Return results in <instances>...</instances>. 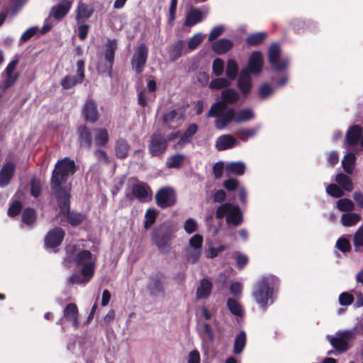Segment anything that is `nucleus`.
Here are the masks:
<instances>
[{"mask_svg":"<svg viewBox=\"0 0 363 363\" xmlns=\"http://www.w3.org/2000/svg\"><path fill=\"white\" fill-rule=\"evenodd\" d=\"M238 144V140L230 134L220 136L216 141V147L222 151L234 147Z\"/></svg>","mask_w":363,"mask_h":363,"instance_id":"a211bd4d","label":"nucleus"},{"mask_svg":"<svg viewBox=\"0 0 363 363\" xmlns=\"http://www.w3.org/2000/svg\"><path fill=\"white\" fill-rule=\"evenodd\" d=\"M326 192L328 195L335 198H340L344 195L342 189L334 184H330L326 187Z\"/></svg>","mask_w":363,"mask_h":363,"instance_id":"603ef678","label":"nucleus"},{"mask_svg":"<svg viewBox=\"0 0 363 363\" xmlns=\"http://www.w3.org/2000/svg\"><path fill=\"white\" fill-rule=\"evenodd\" d=\"M279 286V279L274 275L262 277L256 282L252 297L262 309L265 310L274 303Z\"/></svg>","mask_w":363,"mask_h":363,"instance_id":"7ed1b4c3","label":"nucleus"},{"mask_svg":"<svg viewBox=\"0 0 363 363\" xmlns=\"http://www.w3.org/2000/svg\"><path fill=\"white\" fill-rule=\"evenodd\" d=\"M197 125L194 123L191 124L183 135L181 137L178 145L182 146L186 143L189 142L191 137L196 133L197 131Z\"/></svg>","mask_w":363,"mask_h":363,"instance_id":"37998d69","label":"nucleus"},{"mask_svg":"<svg viewBox=\"0 0 363 363\" xmlns=\"http://www.w3.org/2000/svg\"><path fill=\"white\" fill-rule=\"evenodd\" d=\"M155 199L158 206L167 208L176 202L175 193L170 187L162 188L157 193Z\"/></svg>","mask_w":363,"mask_h":363,"instance_id":"9d476101","label":"nucleus"},{"mask_svg":"<svg viewBox=\"0 0 363 363\" xmlns=\"http://www.w3.org/2000/svg\"><path fill=\"white\" fill-rule=\"evenodd\" d=\"M198 224L193 218H189L186 220L184 225V230L188 234H191L196 231Z\"/></svg>","mask_w":363,"mask_h":363,"instance_id":"bf43d9fd","label":"nucleus"},{"mask_svg":"<svg viewBox=\"0 0 363 363\" xmlns=\"http://www.w3.org/2000/svg\"><path fill=\"white\" fill-rule=\"evenodd\" d=\"M227 306L229 311L235 315L236 316H242V309L240 303L233 299L229 298L227 301Z\"/></svg>","mask_w":363,"mask_h":363,"instance_id":"a18cd8bd","label":"nucleus"},{"mask_svg":"<svg viewBox=\"0 0 363 363\" xmlns=\"http://www.w3.org/2000/svg\"><path fill=\"white\" fill-rule=\"evenodd\" d=\"M267 38V33L264 32H259L251 34L246 39V42L250 45H257L262 43Z\"/></svg>","mask_w":363,"mask_h":363,"instance_id":"79ce46f5","label":"nucleus"},{"mask_svg":"<svg viewBox=\"0 0 363 363\" xmlns=\"http://www.w3.org/2000/svg\"><path fill=\"white\" fill-rule=\"evenodd\" d=\"M230 84V81L225 78H217L210 82L209 88L211 89H220L228 86Z\"/></svg>","mask_w":363,"mask_h":363,"instance_id":"de8ad7c7","label":"nucleus"},{"mask_svg":"<svg viewBox=\"0 0 363 363\" xmlns=\"http://www.w3.org/2000/svg\"><path fill=\"white\" fill-rule=\"evenodd\" d=\"M268 58L272 68L276 72L286 69L289 64V57L281 55V48L277 44H273L269 48Z\"/></svg>","mask_w":363,"mask_h":363,"instance_id":"0eeeda50","label":"nucleus"},{"mask_svg":"<svg viewBox=\"0 0 363 363\" xmlns=\"http://www.w3.org/2000/svg\"><path fill=\"white\" fill-rule=\"evenodd\" d=\"M274 89L268 84H262L259 89V95L262 99H267L274 92Z\"/></svg>","mask_w":363,"mask_h":363,"instance_id":"6e6d98bb","label":"nucleus"},{"mask_svg":"<svg viewBox=\"0 0 363 363\" xmlns=\"http://www.w3.org/2000/svg\"><path fill=\"white\" fill-rule=\"evenodd\" d=\"M184 156L182 154H177L169 157L166 162L168 168H179L184 162Z\"/></svg>","mask_w":363,"mask_h":363,"instance_id":"a19ab883","label":"nucleus"},{"mask_svg":"<svg viewBox=\"0 0 363 363\" xmlns=\"http://www.w3.org/2000/svg\"><path fill=\"white\" fill-rule=\"evenodd\" d=\"M17 65L18 60H14L7 65L4 73L1 75V79L0 82L1 88H9L15 83L18 77V74L15 71Z\"/></svg>","mask_w":363,"mask_h":363,"instance_id":"1a4fd4ad","label":"nucleus"},{"mask_svg":"<svg viewBox=\"0 0 363 363\" xmlns=\"http://www.w3.org/2000/svg\"><path fill=\"white\" fill-rule=\"evenodd\" d=\"M337 247L342 252H346L350 250V244L349 240L342 237L337 240L336 242Z\"/></svg>","mask_w":363,"mask_h":363,"instance_id":"680f3d73","label":"nucleus"},{"mask_svg":"<svg viewBox=\"0 0 363 363\" xmlns=\"http://www.w3.org/2000/svg\"><path fill=\"white\" fill-rule=\"evenodd\" d=\"M354 207V203L350 199H341L337 201V208L341 211H350Z\"/></svg>","mask_w":363,"mask_h":363,"instance_id":"8fccbe9b","label":"nucleus"},{"mask_svg":"<svg viewBox=\"0 0 363 363\" xmlns=\"http://www.w3.org/2000/svg\"><path fill=\"white\" fill-rule=\"evenodd\" d=\"M84 216L81 213H71L68 216L69 222L72 225H77L82 223Z\"/></svg>","mask_w":363,"mask_h":363,"instance_id":"774afa93","label":"nucleus"},{"mask_svg":"<svg viewBox=\"0 0 363 363\" xmlns=\"http://www.w3.org/2000/svg\"><path fill=\"white\" fill-rule=\"evenodd\" d=\"M129 145L123 139H119L116 143V154L119 158H125L128 155Z\"/></svg>","mask_w":363,"mask_h":363,"instance_id":"ea45409f","label":"nucleus"},{"mask_svg":"<svg viewBox=\"0 0 363 363\" xmlns=\"http://www.w3.org/2000/svg\"><path fill=\"white\" fill-rule=\"evenodd\" d=\"M200 334L203 340L209 342L213 341L214 333L209 324L206 323H202Z\"/></svg>","mask_w":363,"mask_h":363,"instance_id":"c03bdc74","label":"nucleus"},{"mask_svg":"<svg viewBox=\"0 0 363 363\" xmlns=\"http://www.w3.org/2000/svg\"><path fill=\"white\" fill-rule=\"evenodd\" d=\"M74 161L65 157L56 163L52 171L51 189L55 192L59 206L63 213H67L69 209V195L67 189L62 186V184L68 176L74 174Z\"/></svg>","mask_w":363,"mask_h":363,"instance_id":"f257e3e1","label":"nucleus"},{"mask_svg":"<svg viewBox=\"0 0 363 363\" xmlns=\"http://www.w3.org/2000/svg\"><path fill=\"white\" fill-rule=\"evenodd\" d=\"M207 116L216 117V128L223 130L231 122L241 123L253 120L255 115L251 108H242L236 111L233 108H226L223 102H216L211 107Z\"/></svg>","mask_w":363,"mask_h":363,"instance_id":"f03ea898","label":"nucleus"},{"mask_svg":"<svg viewBox=\"0 0 363 363\" xmlns=\"http://www.w3.org/2000/svg\"><path fill=\"white\" fill-rule=\"evenodd\" d=\"M233 45L230 40L222 38L212 45L213 50L218 54H223L230 50Z\"/></svg>","mask_w":363,"mask_h":363,"instance_id":"bb28decb","label":"nucleus"},{"mask_svg":"<svg viewBox=\"0 0 363 363\" xmlns=\"http://www.w3.org/2000/svg\"><path fill=\"white\" fill-rule=\"evenodd\" d=\"M35 220V212L32 208H26L23 211L22 220L25 224L31 225Z\"/></svg>","mask_w":363,"mask_h":363,"instance_id":"5fc2aeb1","label":"nucleus"},{"mask_svg":"<svg viewBox=\"0 0 363 363\" xmlns=\"http://www.w3.org/2000/svg\"><path fill=\"white\" fill-rule=\"evenodd\" d=\"M226 246L224 245H221L218 247H209L208 249L206 252V257L207 258L213 259L218 255L220 252H222L226 249Z\"/></svg>","mask_w":363,"mask_h":363,"instance_id":"13d9d810","label":"nucleus"},{"mask_svg":"<svg viewBox=\"0 0 363 363\" xmlns=\"http://www.w3.org/2000/svg\"><path fill=\"white\" fill-rule=\"evenodd\" d=\"M148 48L145 44L140 45L135 50L131 60L133 69L137 73H140L146 63L147 58Z\"/></svg>","mask_w":363,"mask_h":363,"instance_id":"6e6552de","label":"nucleus"},{"mask_svg":"<svg viewBox=\"0 0 363 363\" xmlns=\"http://www.w3.org/2000/svg\"><path fill=\"white\" fill-rule=\"evenodd\" d=\"M184 255L185 258L189 263L195 264L200 259L201 250L186 247L184 249Z\"/></svg>","mask_w":363,"mask_h":363,"instance_id":"e433bc0d","label":"nucleus"},{"mask_svg":"<svg viewBox=\"0 0 363 363\" xmlns=\"http://www.w3.org/2000/svg\"><path fill=\"white\" fill-rule=\"evenodd\" d=\"M335 181L345 191H352L354 188L350 178L344 174H338L335 177Z\"/></svg>","mask_w":363,"mask_h":363,"instance_id":"4c0bfd02","label":"nucleus"},{"mask_svg":"<svg viewBox=\"0 0 363 363\" xmlns=\"http://www.w3.org/2000/svg\"><path fill=\"white\" fill-rule=\"evenodd\" d=\"M354 245L355 247H363V225L358 228L354 235Z\"/></svg>","mask_w":363,"mask_h":363,"instance_id":"e2e57ef3","label":"nucleus"},{"mask_svg":"<svg viewBox=\"0 0 363 363\" xmlns=\"http://www.w3.org/2000/svg\"><path fill=\"white\" fill-rule=\"evenodd\" d=\"M65 236V233L60 228H55L50 230L45 238V245L47 249H54L59 246Z\"/></svg>","mask_w":363,"mask_h":363,"instance_id":"ddd939ff","label":"nucleus"},{"mask_svg":"<svg viewBox=\"0 0 363 363\" xmlns=\"http://www.w3.org/2000/svg\"><path fill=\"white\" fill-rule=\"evenodd\" d=\"M95 143L99 146H104L108 141V133L105 128H96L94 130Z\"/></svg>","mask_w":363,"mask_h":363,"instance_id":"f704fd0d","label":"nucleus"},{"mask_svg":"<svg viewBox=\"0 0 363 363\" xmlns=\"http://www.w3.org/2000/svg\"><path fill=\"white\" fill-rule=\"evenodd\" d=\"M22 208L21 203L19 201H14L8 210V214L9 216H16L19 213Z\"/></svg>","mask_w":363,"mask_h":363,"instance_id":"338daca9","label":"nucleus"},{"mask_svg":"<svg viewBox=\"0 0 363 363\" xmlns=\"http://www.w3.org/2000/svg\"><path fill=\"white\" fill-rule=\"evenodd\" d=\"M252 79L249 71L244 69L241 71L238 80V84L240 90L243 94L250 92L252 86Z\"/></svg>","mask_w":363,"mask_h":363,"instance_id":"4be33fe9","label":"nucleus"},{"mask_svg":"<svg viewBox=\"0 0 363 363\" xmlns=\"http://www.w3.org/2000/svg\"><path fill=\"white\" fill-rule=\"evenodd\" d=\"M65 321H70L75 328H79L78 308L76 304L72 303L67 304L63 311L62 318L57 323L64 327Z\"/></svg>","mask_w":363,"mask_h":363,"instance_id":"f8f14e48","label":"nucleus"},{"mask_svg":"<svg viewBox=\"0 0 363 363\" xmlns=\"http://www.w3.org/2000/svg\"><path fill=\"white\" fill-rule=\"evenodd\" d=\"M246 344V334L244 331L240 332L235 337L233 345V352L236 354H240Z\"/></svg>","mask_w":363,"mask_h":363,"instance_id":"c756f323","label":"nucleus"},{"mask_svg":"<svg viewBox=\"0 0 363 363\" xmlns=\"http://www.w3.org/2000/svg\"><path fill=\"white\" fill-rule=\"evenodd\" d=\"M203 241V237L201 235L196 234L189 239L186 247L201 250Z\"/></svg>","mask_w":363,"mask_h":363,"instance_id":"09e8293b","label":"nucleus"},{"mask_svg":"<svg viewBox=\"0 0 363 363\" xmlns=\"http://www.w3.org/2000/svg\"><path fill=\"white\" fill-rule=\"evenodd\" d=\"M239 99L238 93L233 89H226L222 91V101L219 102L225 103L227 106L228 104H233Z\"/></svg>","mask_w":363,"mask_h":363,"instance_id":"2f4dec72","label":"nucleus"},{"mask_svg":"<svg viewBox=\"0 0 363 363\" xmlns=\"http://www.w3.org/2000/svg\"><path fill=\"white\" fill-rule=\"evenodd\" d=\"M213 72L216 76H220L224 70V62L220 58H216L212 65Z\"/></svg>","mask_w":363,"mask_h":363,"instance_id":"4d7b16f0","label":"nucleus"},{"mask_svg":"<svg viewBox=\"0 0 363 363\" xmlns=\"http://www.w3.org/2000/svg\"><path fill=\"white\" fill-rule=\"evenodd\" d=\"M117 47L116 41L114 40H108L106 45L105 59L108 62V67H111L114 52Z\"/></svg>","mask_w":363,"mask_h":363,"instance_id":"473e14b6","label":"nucleus"},{"mask_svg":"<svg viewBox=\"0 0 363 363\" xmlns=\"http://www.w3.org/2000/svg\"><path fill=\"white\" fill-rule=\"evenodd\" d=\"M361 219L359 214L356 213H346L341 217V223L344 226L350 227L356 225Z\"/></svg>","mask_w":363,"mask_h":363,"instance_id":"72a5a7b5","label":"nucleus"},{"mask_svg":"<svg viewBox=\"0 0 363 363\" xmlns=\"http://www.w3.org/2000/svg\"><path fill=\"white\" fill-rule=\"evenodd\" d=\"M205 16V13L201 10L192 8L189 10L186 16L184 25L187 27H191L196 23L201 22Z\"/></svg>","mask_w":363,"mask_h":363,"instance_id":"412c9836","label":"nucleus"},{"mask_svg":"<svg viewBox=\"0 0 363 363\" xmlns=\"http://www.w3.org/2000/svg\"><path fill=\"white\" fill-rule=\"evenodd\" d=\"M362 334L363 323H358L350 330L337 331L335 337L327 335V339L335 349L340 352H345L350 347L349 342L355 339L357 335Z\"/></svg>","mask_w":363,"mask_h":363,"instance_id":"20e7f679","label":"nucleus"},{"mask_svg":"<svg viewBox=\"0 0 363 363\" xmlns=\"http://www.w3.org/2000/svg\"><path fill=\"white\" fill-rule=\"evenodd\" d=\"M263 66V56L260 52H253L249 59L247 69L249 72L258 74L262 71Z\"/></svg>","mask_w":363,"mask_h":363,"instance_id":"f3484780","label":"nucleus"},{"mask_svg":"<svg viewBox=\"0 0 363 363\" xmlns=\"http://www.w3.org/2000/svg\"><path fill=\"white\" fill-rule=\"evenodd\" d=\"M184 112L185 110L182 108L167 111L163 116V121L166 124L171 125L172 123H174L175 122L182 119L184 115Z\"/></svg>","mask_w":363,"mask_h":363,"instance_id":"393cba45","label":"nucleus"},{"mask_svg":"<svg viewBox=\"0 0 363 363\" xmlns=\"http://www.w3.org/2000/svg\"><path fill=\"white\" fill-rule=\"evenodd\" d=\"M132 194L139 201H144L150 196V190L144 183H136L132 186Z\"/></svg>","mask_w":363,"mask_h":363,"instance_id":"aec40b11","label":"nucleus"},{"mask_svg":"<svg viewBox=\"0 0 363 363\" xmlns=\"http://www.w3.org/2000/svg\"><path fill=\"white\" fill-rule=\"evenodd\" d=\"M216 216L218 218L226 217V222L238 225L242 222V213L238 206L230 203H225L221 205L216 211Z\"/></svg>","mask_w":363,"mask_h":363,"instance_id":"423d86ee","label":"nucleus"},{"mask_svg":"<svg viewBox=\"0 0 363 363\" xmlns=\"http://www.w3.org/2000/svg\"><path fill=\"white\" fill-rule=\"evenodd\" d=\"M184 43L182 40H177L173 43L169 49V57L172 60L179 58L183 52Z\"/></svg>","mask_w":363,"mask_h":363,"instance_id":"c9c22d12","label":"nucleus"},{"mask_svg":"<svg viewBox=\"0 0 363 363\" xmlns=\"http://www.w3.org/2000/svg\"><path fill=\"white\" fill-rule=\"evenodd\" d=\"M15 172V164L11 162H7L3 166L0 171V186L3 187L9 184Z\"/></svg>","mask_w":363,"mask_h":363,"instance_id":"6ab92c4d","label":"nucleus"},{"mask_svg":"<svg viewBox=\"0 0 363 363\" xmlns=\"http://www.w3.org/2000/svg\"><path fill=\"white\" fill-rule=\"evenodd\" d=\"M81 82L79 81L78 77L67 75L62 80L61 85L64 89H69Z\"/></svg>","mask_w":363,"mask_h":363,"instance_id":"49530a36","label":"nucleus"},{"mask_svg":"<svg viewBox=\"0 0 363 363\" xmlns=\"http://www.w3.org/2000/svg\"><path fill=\"white\" fill-rule=\"evenodd\" d=\"M96 260V256L89 250H82L76 253V264L81 267V272L85 277L86 281H89L94 276Z\"/></svg>","mask_w":363,"mask_h":363,"instance_id":"39448f33","label":"nucleus"},{"mask_svg":"<svg viewBox=\"0 0 363 363\" xmlns=\"http://www.w3.org/2000/svg\"><path fill=\"white\" fill-rule=\"evenodd\" d=\"M156 211L154 209H147L145 215L144 226L145 228H149L155 221Z\"/></svg>","mask_w":363,"mask_h":363,"instance_id":"3c124183","label":"nucleus"},{"mask_svg":"<svg viewBox=\"0 0 363 363\" xmlns=\"http://www.w3.org/2000/svg\"><path fill=\"white\" fill-rule=\"evenodd\" d=\"M238 73V65L233 59H229L227 62L225 74L228 78L233 80L236 78Z\"/></svg>","mask_w":363,"mask_h":363,"instance_id":"58836bf2","label":"nucleus"},{"mask_svg":"<svg viewBox=\"0 0 363 363\" xmlns=\"http://www.w3.org/2000/svg\"><path fill=\"white\" fill-rule=\"evenodd\" d=\"M79 143L82 147L90 148L92 143L91 132L84 125L80 126L78 129Z\"/></svg>","mask_w":363,"mask_h":363,"instance_id":"a878e982","label":"nucleus"},{"mask_svg":"<svg viewBox=\"0 0 363 363\" xmlns=\"http://www.w3.org/2000/svg\"><path fill=\"white\" fill-rule=\"evenodd\" d=\"M355 161L356 157L354 153L352 152H347L342 161V165L344 169V170L348 173L351 174L354 168L355 165Z\"/></svg>","mask_w":363,"mask_h":363,"instance_id":"7c9ffc66","label":"nucleus"},{"mask_svg":"<svg viewBox=\"0 0 363 363\" xmlns=\"http://www.w3.org/2000/svg\"><path fill=\"white\" fill-rule=\"evenodd\" d=\"M246 169L245 164L243 162H231L226 164L225 170L228 174L241 176L245 173Z\"/></svg>","mask_w":363,"mask_h":363,"instance_id":"cd10ccee","label":"nucleus"},{"mask_svg":"<svg viewBox=\"0 0 363 363\" xmlns=\"http://www.w3.org/2000/svg\"><path fill=\"white\" fill-rule=\"evenodd\" d=\"M83 116L86 122L94 123L98 120L99 113L96 105L93 100H87L82 110Z\"/></svg>","mask_w":363,"mask_h":363,"instance_id":"2eb2a0df","label":"nucleus"},{"mask_svg":"<svg viewBox=\"0 0 363 363\" xmlns=\"http://www.w3.org/2000/svg\"><path fill=\"white\" fill-rule=\"evenodd\" d=\"M167 142L164 135L160 133H155L152 135L149 150L152 156H159L166 150Z\"/></svg>","mask_w":363,"mask_h":363,"instance_id":"9b49d317","label":"nucleus"},{"mask_svg":"<svg viewBox=\"0 0 363 363\" xmlns=\"http://www.w3.org/2000/svg\"><path fill=\"white\" fill-rule=\"evenodd\" d=\"M212 283L207 279L201 280L196 289V297L197 299L206 298L211 294L212 290Z\"/></svg>","mask_w":363,"mask_h":363,"instance_id":"5701e85b","label":"nucleus"},{"mask_svg":"<svg viewBox=\"0 0 363 363\" xmlns=\"http://www.w3.org/2000/svg\"><path fill=\"white\" fill-rule=\"evenodd\" d=\"M72 4V0H62L60 4L52 8L50 16H52L56 20H60L68 13Z\"/></svg>","mask_w":363,"mask_h":363,"instance_id":"dca6fc26","label":"nucleus"},{"mask_svg":"<svg viewBox=\"0 0 363 363\" xmlns=\"http://www.w3.org/2000/svg\"><path fill=\"white\" fill-rule=\"evenodd\" d=\"M346 141L350 145H355L359 143L363 147V128L357 125L351 126L347 132Z\"/></svg>","mask_w":363,"mask_h":363,"instance_id":"4468645a","label":"nucleus"},{"mask_svg":"<svg viewBox=\"0 0 363 363\" xmlns=\"http://www.w3.org/2000/svg\"><path fill=\"white\" fill-rule=\"evenodd\" d=\"M93 13L92 8L84 3H79L77 10L76 19L78 22L81 20L89 18Z\"/></svg>","mask_w":363,"mask_h":363,"instance_id":"c85d7f7f","label":"nucleus"},{"mask_svg":"<svg viewBox=\"0 0 363 363\" xmlns=\"http://www.w3.org/2000/svg\"><path fill=\"white\" fill-rule=\"evenodd\" d=\"M203 39V35L201 33H196L192 36L188 42V48L192 50L196 49L202 42Z\"/></svg>","mask_w":363,"mask_h":363,"instance_id":"864d4df0","label":"nucleus"},{"mask_svg":"<svg viewBox=\"0 0 363 363\" xmlns=\"http://www.w3.org/2000/svg\"><path fill=\"white\" fill-rule=\"evenodd\" d=\"M152 240L161 252L164 253L169 250L171 238L169 235H155L152 238Z\"/></svg>","mask_w":363,"mask_h":363,"instance_id":"b1692460","label":"nucleus"},{"mask_svg":"<svg viewBox=\"0 0 363 363\" xmlns=\"http://www.w3.org/2000/svg\"><path fill=\"white\" fill-rule=\"evenodd\" d=\"M38 30V28L37 26L29 28L22 34L21 40L23 42L28 40L36 34Z\"/></svg>","mask_w":363,"mask_h":363,"instance_id":"69168bd1","label":"nucleus"},{"mask_svg":"<svg viewBox=\"0 0 363 363\" xmlns=\"http://www.w3.org/2000/svg\"><path fill=\"white\" fill-rule=\"evenodd\" d=\"M225 30V27L223 26H217L214 27L209 33L208 40L213 41L218 37H219Z\"/></svg>","mask_w":363,"mask_h":363,"instance_id":"0e129e2a","label":"nucleus"},{"mask_svg":"<svg viewBox=\"0 0 363 363\" xmlns=\"http://www.w3.org/2000/svg\"><path fill=\"white\" fill-rule=\"evenodd\" d=\"M354 301V297L352 294L347 292H343L340 294L338 301L341 306H349Z\"/></svg>","mask_w":363,"mask_h":363,"instance_id":"052dcab7","label":"nucleus"}]
</instances>
